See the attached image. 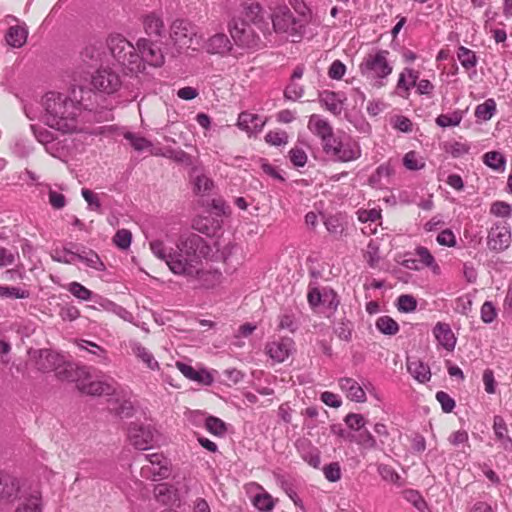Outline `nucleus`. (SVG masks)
I'll return each instance as SVG.
<instances>
[{"mask_svg":"<svg viewBox=\"0 0 512 512\" xmlns=\"http://www.w3.org/2000/svg\"><path fill=\"white\" fill-rule=\"evenodd\" d=\"M146 238H151L149 247L153 255L164 261L172 273L198 278L203 282L212 280L211 286L220 282V272L204 271L202 268L200 250L203 248L204 240L199 235L190 232L182 234L175 249L167 247L164 239L154 234H146Z\"/></svg>","mask_w":512,"mask_h":512,"instance_id":"nucleus-1","label":"nucleus"},{"mask_svg":"<svg viewBox=\"0 0 512 512\" xmlns=\"http://www.w3.org/2000/svg\"><path fill=\"white\" fill-rule=\"evenodd\" d=\"M82 92L80 87H73L64 92H47L41 100L42 121L63 134L77 131L83 111Z\"/></svg>","mask_w":512,"mask_h":512,"instance_id":"nucleus-2","label":"nucleus"},{"mask_svg":"<svg viewBox=\"0 0 512 512\" xmlns=\"http://www.w3.org/2000/svg\"><path fill=\"white\" fill-rule=\"evenodd\" d=\"M299 7L292 11L285 4H279L271 8L269 18L273 31L291 40L299 42L305 34L309 21V10L301 0H297Z\"/></svg>","mask_w":512,"mask_h":512,"instance_id":"nucleus-3","label":"nucleus"},{"mask_svg":"<svg viewBox=\"0 0 512 512\" xmlns=\"http://www.w3.org/2000/svg\"><path fill=\"white\" fill-rule=\"evenodd\" d=\"M107 47L112 58L125 71L137 74L144 70V65L137 52V46L135 47L124 36L120 34L110 35L107 39Z\"/></svg>","mask_w":512,"mask_h":512,"instance_id":"nucleus-4","label":"nucleus"},{"mask_svg":"<svg viewBox=\"0 0 512 512\" xmlns=\"http://www.w3.org/2000/svg\"><path fill=\"white\" fill-rule=\"evenodd\" d=\"M197 27L185 19H176L172 22L169 30V37L177 54L192 48L196 50L200 45V38L197 36Z\"/></svg>","mask_w":512,"mask_h":512,"instance_id":"nucleus-5","label":"nucleus"},{"mask_svg":"<svg viewBox=\"0 0 512 512\" xmlns=\"http://www.w3.org/2000/svg\"><path fill=\"white\" fill-rule=\"evenodd\" d=\"M388 55L389 52L386 50L367 54L359 66L361 74L369 80L377 81L378 86H382V80L392 73Z\"/></svg>","mask_w":512,"mask_h":512,"instance_id":"nucleus-6","label":"nucleus"},{"mask_svg":"<svg viewBox=\"0 0 512 512\" xmlns=\"http://www.w3.org/2000/svg\"><path fill=\"white\" fill-rule=\"evenodd\" d=\"M36 365L43 372L55 371L60 380H72L73 367L66 363L64 357L57 352L42 349L38 352Z\"/></svg>","mask_w":512,"mask_h":512,"instance_id":"nucleus-7","label":"nucleus"},{"mask_svg":"<svg viewBox=\"0 0 512 512\" xmlns=\"http://www.w3.org/2000/svg\"><path fill=\"white\" fill-rule=\"evenodd\" d=\"M323 150L334 161L338 162L354 161L361 156L360 146L353 140L342 141L333 138L332 142L325 143Z\"/></svg>","mask_w":512,"mask_h":512,"instance_id":"nucleus-8","label":"nucleus"},{"mask_svg":"<svg viewBox=\"0 0 512 512\" xmlns=\"http://www.w3.org/2000/svg\"><path fill=\"white\" fill-rule=\"evenodd\" d=\"M144 458L147 464L143 465L140 471L143 478L159 481L169 477L170 461L162 453L145 454Z\"/></svg>","mask_w":512,"mask_h":512,"instance_id":"nucleus-9","label":"nucleus"},{"mask_svg":"<svg viewBox=\"0 0 512 512\" xmlns=\"http://www.w3.org/2000/svg\"><path fill=\"white\" fill-rule=\"evenodd\" d=\"M137 52L140 55L142 64L145 63L153 67H161L165 62L164 54L160 46L147 38H140L137 43Z\"/></svg>","mask_w":512,"mask_h":512,"instance_id":"nucleus-10","label":"nucleus"},{"mask_svg":"<svg viewBox=\"0 0 512 512\" xmlns=\"http://www.w3.org/2000/svg\"><path fill=\"white\" fill-rule=\"evenodd\" d=\"M91 84L100 92L113 94L120 89L122 81L120 76L111 69L100 68L92 76Z\"/></svg>","mask_w":512,"mask_h":512,"instance_id":"nucleus-11","label":"nucleus"},{"mask_svg":"<svg viewBox=\"0 0 512 512\" xmlns=\"http://www.w3.org/2000/svg\"><path fill=\"white\" fill-rule=\"evenodd\" d=\"M128 441L138 450H147L154 439V430L150 425L131 423L128 428Z\"/></svg>","mask_w":512,"mask_h":512,"instance_id":"nucleus-12","label":"nucleus"},{"mask_svg":"<svg viewBox=\"0 0 512 512\" xmlns=\"http://www.w3.org/2000/svg\"><path fill=\"white\" fill-rule=\"evenodd\" d=\"M511 243V231L507 224H496L488 232L487 245L489 249L501 252Z\"/></svg>","mask_w":512,"mask_h":512,"instance_id":"nucleus-13","label":"nucleus"},{"mask_svg":"<svg viewBox=\"0 0 512 512\" xmlns=\"http://www.w3.org/2000/svg\"><path fill=\"white\" fill-rule=\"evenodd\" d=\"M293 350L294 342L291 338H280L268 342L265 346L266 354L276 363L284 362Z\"/></svg>","mask_w":512,"mask_h":512,"instance_id":"nucleus-14","label":"nucleus"},{"mask_svg":"<svg viewBox=\"0 0 512 512\" xmlns=\"http://www.w3.org/2000/svg\"><path fill=\"white\" fill-rule=\"evenodd\" d=\"M308 128L312 133L321 138L322 146L327 142L333 141V128L329 122L323 119L320 115L313 114L310 116Z\"/></svg>","mask_w":512,"mask_h":512,"instance_id":"nucleus-15","label":"nucleus"},{"mask_svg":"<svg viewBox=\"0 0 512 512\" xmlns=\"http://www.w3.org/2000/svg\"><path fill=\"white\" fill-rule=\"evenodd\" d=\"M177 369L189 380L201 385L209 386L213 383V375L206 369L195 370L191 365L183 362H176Z\"/></svg>","mask_w":512,"mask_h":512,"instance_id":"nucleus-16","label":"nucleus"},{"mask_svg":"<svg viewBox=\"0 0 512 512\" xmlns=\"http://www.w3.org/2000/svg\"><path fill=\"white\" fill-rule=\"evenodd\" d=\"M340 389L346 394L347 398L357 403L366 401L364 388L353 378H341L339 380Z\"/></svg>","mask_w":512,"mask_h":512,"instance_id":"nucleus-17","label":"nucleus"},{"mask_svg":"<svg viewBox=\"0 0 512 512\" xmlns=\"http://www.w3.org/2000/svg\"><path fill=\"white\" fill-rule=\"evenodd\" d=\"M204 49L209 54L225 55L232 49V43L224 33H216L205 43Z\"/></svg>","mask_w":512,"mask_h":512,"instance_id":"nucleus-18","label":"nucleus"},{"mask_svg":"<svg viewBox=\"0 0 512 512\" xmlns=\"http://www.w3.org/2000/svg\"><path fill=\"white\" fill-rule=\"evenodd\" d=\"M433 334L439 345L448 351L454 350L456 337L449 324L438 322L433 329Z\"/></svg>","mask_w":512,"mask_h":512,"instance_id":"nucleus-19","label":"nucleus"},{"mask_svg":"<svg viewBox=\"0 0 512 512\" xmlns=\"http://www.w3.org/2000/svg\"><path fill=\"white\" fill-rule=\"evenodd\" d=\"M42 509V494L35 489L21 498L15 512H42Z\"/></svg>","mask_w":512,"mask_h":512,"instance_id":"nucleus-20","label":"nucleus"},{"mask_svg":"<svg viewBox=\"0 0 512 512\" xmlns=\"http://www.w3.org/2000/svg\"><path fill=\"white\" fill-rule=\"evenodd\" d=\"M265 121L257 114L242 112L239 114L237 126L248 134H255L262 130Z\"/></svg>","mask_w":512,"mask_h":512,"instance_id":"nucleus-21","label":"nucleus"},{"mask_svg":"<svg viewBox=\"0 0 512 512\" xmlns=\"http://www.w3.org/2000/svg\"><path fill=\"white\" fill-rule=\"evenodd\" d=\"M407 370L409 374L419 383H426L431 379L430 367L419 359H408Z\"/></svg>","mask_w":512,"mask_h":512,"instance_id":"nucleus-22","label":"nucleus"},{"mask_svg":"<svg viewBox=\"0 0 512 512\" xmlns=\"http://www.w3.org/2000/svg\"><path fill=\"white\" fill-rule=\"evenodd\" d=\"M78 389L91 396L110 395L114 392L111 384L102 381L80 382L77 384Z\"/></svg>","mask_w":512,"mask_h":512,"instance_id":"nucleus-23","label":"nucleus"},{"mask_svg":"<svg viewBox=\"0 0 512 512\" xmlns=\"http://www.w3.org/2000/svg\"><path fill=\"white\" fill-rule=\"evenodd\" d=\"M28 30L25 24L11 26L5 35L6 42L13 48H21L27 41Z\"/></svg>","mask_w":512,"mask_h":512,"instance_id":"nucleus-24","label":"nucleus"},{"mask_svg":"<svg viewBox=\"0 0 512 512\" xmlns=\"http://www.w3.org/2000/svg\"><path fill=\"white\" fill-rule=\"evenodd\" d=\"M19 480L10 475L0 477V500L10 501L19 492Z\"/></svg>","mask_w":512,"mask_h":512,"instance_id":"nucleus-25","label":"nucleus"},{"mask_svg":"<svg viewBox=\"0 0 512 512\" xmlns=\"http://www.w3.org/2000/svg\"><path fill=\"white\" fill-rule=\"evenodd\" d=\"M194 192L197 194H208L213 188V181L205 175L201 169L195 167L191 173Z\"/></svg>","mask_w":512,"mask_h":512,"instance_id":"nucleus-26","label":"nucleus"},{"mask_svg":"<svg viewBox=\"0 0 512 512\" xmlns=\"http://www.w3.org/2000/svg\"><path fill=\"white\" fill-rule=\"evenodd\" d=\"M32 130L34 133V136L36 137L37 141L45 146L46 151L56 157L58 152L57 144L54 143L55 137L54 134L43 127H35L32 126Z\"/></svg>","mask_w":512,"mask_h":512,"instance_id":"nucleus-27","label":"nucleus"},{"mask_svg":"<svg viewBox=\"0 0 512 512\" xmlns=\"http://www.w3.org/2000/svg\"><path fill=\"white\" fill-rule=\"evenodd\" d=\"M493 431L497 441L500 442L501 446L505 449L512 448V439L508 435V428L505 420L501 416H495L493 419Z\"/></svg>","mask_w":512,"mask_h":512,"instance_id":"nucleus-28","label":"nucleus"},{"mask_svg":"<svg viewBox=\"0 0 512 512\" xmlns=\"http://www.w3.org/2000/svg\"><path fill=\"white\" fill-rule=\"evenodd\" d=\"M153 494L155 499L163 504H169L178 500L177 490L168 483L155 485Z\"/></svg>","mask_w":512,"mask_h":512,"instance_id":"nucleus-29","label":"nucleus"},{"mask_svg":"<svg viewBox=\"0 0 512 512\" xmlns=\"http://www.w3.org/2000/svg\"><path fill=\"white\" fill-rule=\"evenodd\" d=\"M418 77H419L418 72L411 68H405L403 70V72L399 76L398 83H397V89L399 91L404 92V93H401V95L403 97L408 96L410 89L412 87L416 86Z\"/></svg>","mask_w":512,"mask_h":512,"instance_id":"nucleus-30","label":"nucleus"},{"mask_svg":"<svg viewBox=\"0 0 512 512\" xmlns=\"http://www.w3.org/2000/svg\"><path fill=\"white\" fill-rule=\"evenodd\" d=\"M143 25L146 34L150 37H162L164 35V22L159 16L155 14L147 15L144 18Z\"/></svg>","mask_w":512,"mask_h":512,"instance_id":"nucleus-31","label":"nucleus"},{"mask_svg":"<svg viewBox=\"0 0 512 512\" xmlns=\"http://www.w3.org/2000/svg\"><path fill=\"white\" fill-rule=\"evenodd\" d=\"M129 345L133 354L137 358L142 360L147 365V367H149L152 370H156L159 368V364L155 360L154 356L149 352L148 349L142 346L139 342L130 341Z\"/></svg>","mask_w":512,"mask_h":512,"instance_id":"nucleus-32","label":"nucleus"},{"mask_svg":"<svg viewBox=\"0 0 512 512\" xmlns=\"http://www.w3.org/2000/svg\"><path fill=\"white\" fill-rule=\"evenodd\" d=\"M415 255L417 256L418 262L421 264L422 268L427 267L430 268L435 275L440 274L439 265L436 263L434 256L426 247H417L415 249Z\"/></svg>","mask_w":512,"mask_h":512,"instance_id":"nucleus-33","label":"nucleus"},{"mask_svg":"<svg viewBox=\"0 0 512 512\" xmlns=\"http://www.w3.org/2000/svg\"><path fill=\"white\" fill-rule=\"evenodd\" d=\"M321 105L334 115H339L343 109L342 101L334 92L325 91L320 95Z\"/></svg>","mask_w":512,"mask_h":512,"instance_id":"nucleus-34","label":"nucleus"},{"mask_svg":"<svg viewBox=\"0 0 512 512\" xmlns=\"http://www.w3.org/2000/svg\"><path fill=\"white\" fill-rule=\"evenodd\" d=\"M76 344L79 349L86 350L89 353L97 356L99 358L100 363L108 364L110 362L107 356V351L98 344L88 340H78L76 341Z\"/></svg>","mask_w":512,"mask_h":512,"instance_id":"nucleus-35","label":"nucleus"},{"mask_svg":"<svg viewBox=\"0 0 512 512\" xmlns=\"http://www.w3.org/2000/svg\"><path fill=\"white\" fill-rule=\"evenodd\" d=\"M352 439L364 449H377L380 446L375 437L367 429L359 431Z\"/></svg>","mask_w":512,"mask_h":512,"instance_id":"nucleus-36","label":"nucleus"},{"mask_svg":"<svg viewBox=\"0 0 512 512\" xmlns=\"http://www.w3.org/2000/svg\"><path fill=\"white\" fill-rule=\"evenodd\" d=\"M483 162L494 170H504L505 168V157L502 153L497 151H490L483 155Z\"/></svg>","mask_w":512,"mask_h":512,"instance_id":"nucleus-37","label":"nucleus"},{"mask_svg":"<svg viewBox=\"0 0 512 512\" xmlns=\"http://www.w3.org/2000/svg\"><path fill=\"white\" fill-rule=\"evenodd\" d=\"M376 328L385 335H395L399 331L398 323L389 316H381L376 321Z\"/></svg>","mask_w":512,"mask_h":512,"instance_id":"nucleus-38","label":"nucleus"},{"mask_svg":"<svg viewBox=\"0 0 512 512\" xmlns=\"http://www.w3.org/2000/svg\"><path fill=\"white\" fill-rule=\"evenodd\" d=\"M247 17L259 28H268V23L264 19V10L260 4H251L247 9Z\"/></svg>","mask_w":512,"mask_h":512,"instance_id":"nucleus-39","label":"nucleus"},{"mask_svg":"<svg viewBox=\"0 0 512 512\" xmlns=\"http://www.w3.org/2000/svg\"><path fill=\"white\" fill-rule=\"evenodd\" d=\"M78 260L83 262L86 266L95 269L97 271H104L105 265L101 261L100 257L93 251L78 253Z\"/></svg>","mask_w":512,"mask_h":512,"instance_id":"nucleus-40","label":"nucleus"},{"mask_svg":"<svg viewBox=\"0 0 512 512\" xmlns=\"http://www.w3.org/2000/svg\"><path fill=\"white\" fill-rule=\"evenodd\" d=\"M496 112V103L493 99H488L479 104L475 110V116L483 121L490 120Z\"/></svg>","mask_w":512,"mask_h":512,"instance_id":"nucleus-41","label":"nucleus"},{"mask_svg":"<svg viewBox=\"0 0 512 512\" xmlns=\"http://www.w3.org/2000/svg\"><path fill=\"white\" fill-rule=\"evenodd\" d=\"M457 57L465 69L474 68L477 64L476 54L464 46L458 48Z\"/></svg>","mask_w":512,"mask_h":512,"instance_id":"nucleus-42","label":"nucleus"},{"mask_svg":"<svg viewBox=\"0 0 512 512\" xmlns=\"http://www.w3.org/2000/svg\"><path fill=\"white\" fill-rule=\"evenodd\" d=\"M67 290L81 301H88L93 298V292L76 281L69 283Z\"/></svg>","mask_w":512,"mask_h":512,"instance_id":"nucleus-43","label":"nucleus"},{"mask_svg":"<svg viewBox=\"0 0 512 512\" xmlns=\"http://www.w3.org/2000/svg\"><path fill=\"white\" fill-rule=\"evenodd\" d=\"M378 473L384 481L401 486L402 481L400 475L393 467L387 464H380L378 466Z\"/></svg>","mask_w":512,"mask_h":512,"instance_id":"nucleus-44","label":"nucleus"},{"mask_svg":"<svg viewBox=\"0 0 512 512\" xmlns=\"http://www.w3.org/2000/svg\"><path fill=\"white\" fill-rule=\"evenodd\" d=\"M124 138L129 141L130 145L138 152L152 148V143L144 137L132 132H126Z\"/></svg>","mask_w":512,"mask_h":512,"instance_id":"nucleus-45","label":"nucleus"},{"mask_svg":"<svg viewBox=\"0 0 512 512\" xmlns=\"http://www.w3.org/2000/svg\"><path fill=\"white\" fill-rule=\"evenodd\" d=\"M30 295L28 290L15 286L0 285V297L9 299H26Z\"/></svg>","mask_w":512,"mask_h":512,"instance_id":"nucleus-46","label":"nucleus"},{"mask_svg":"<svg viewBox=\"0 0 512 512\" xmlns=\"http://www.w3.org/2000/svg\"><path fill=\"white\" fill-rule=\"evenodd\" d=\"M163 157L172 159L173 161L184 165L192 164L191 156L182 149L166 148Z\"/></svg>","mask_w":512,"mask_h":512,"instance_id":"nucleus-47","label":"nucleus"},{"mask_svg":"<svg viewBox=\"0 0 512 512\" xmlns=\"http://www.w3.org/2000/svg\"><path fill=\"white\" fill-rule=\"evenodd\" d=\"M206 429L213 435L223 436L226 433V424L219 418L209 416L205 421Z\"/></svg>","mask_w":512,"mask_h":512,"instance_id":"nucleus-48","label":"nucleus"},{"mask_svg":"<svg viewBox=\"0 0 512 512\" xmlns=\"http://www.w3.org/2000/svg\"><path fill=\"white\" fill-rule=\"evenodd\" d=\"M346 425L354 431H361L367 424V420L361 414L349 413L344 419Z\"/></svg>","mask_w":512,"mask_h":512,"instance_id":"nucleus-49","label":"nucleus"},{"mask_svg":"<svg viewBox=\"0 0 512 512\" xmlns=\"http://www.w3.org/2000/svg\"><path fill=\"white\" fill-rule=\"evenodd\" d=\"M352 327L353 325L350 321L341 319L335 324L334 332L341 340L349 341L351 339Z\"/></svg>","mask_w":512,"mask_h":512,"instance_id":"nucleus-50","label":"nucleus"},{"mask_svg":"<svg viewBox=\"0 0 512 512\" xmlns=\"http://www.w3.org/2000/svg\"><path fill=\"white\" fill-rule=\"evenodd\" d=\"M405 499L412 503L420 512H428V506L422 496L415 490L404 492Z\"/></svg>","mask_w":512,"mask_h":512,"instance_id":"nucleus-51","label":"nucleus"},{"mask_svg":"<svg viewBox=\"0 0 512 512\" xmlns=\"http://www.w3.org/2000/svg\"><path fill=\"white\" fill-rule=\"evenodd\" d=\"M404 166L409 170H420L425 166L422 158L414 151L408 152L403 159Z\"/></svg>","mask_w":512,"mask_h":512,"instance_id":"nucleus-52","label":"nucleus"},{"mask_svg":"<svg viewBox=\"0 0 512 512\" xmlns=\"http://www.w3.org/2000/svg\"><path fill=\"white\" fill-rule=\"evenodd\" d=\"M417 301L411 295H401L397 300V308L400 312L409 313L416 309Z\"/></svg>","mask_w":512,"mask_h":512,"instance_id":"nucleus-53","label":"nucleus"},{"mask_svg":"<svg viewBox=\"0 0 512 512\" xmlns=\"http://www.w3.org/2000/svg\"><path fill=\"white\" fill-rule=\"evenodd\" d=\"M364 257L370 267L374 268L377 266L380 260L379 247L374 241L368 243Z\"/></svg>","mask_w":512,"mask_h":512,"instance_id":"nucleus-54","label":"nucleus"},{"mask_svg":"<svg viewBox=\"0 0 512 512\" xmlns=\"http://www.w3.org/2000/svg\"><path fill=\"white\" fill-rule=\"evenodd\" d=\"M462 120V116L458 112L452 114H441L436 118V123L440 127L457 126Z\"/></svg>","mask_w":512,"mask_h":512,"instance_id":"nucleus-55","label":"nucleus"},{"mask_svg":"<svg viewBox=\"0 0 512 512\" xmlns=\"http://www.w3.org/2000/svg\"><path fill=\"white\" fill-rule=\"evenodd\" d=\"M132 234L127 229H121L113 237L114 244L120 249H127L131 244Z\"/></svg>","mask_w":512,"mask_h":512,"instance_id":"nucleus-56","label":"nucleus"},{"mask_svg":"<svg viewBox=\"0 0 512 512\" xmlns=\"http://www.w3.org/2000/svg\"><path fill=\"white\" fill-rule=\"evenodd\" d=\"M325 478L330 482H337L341 478V467L338 462H333L323 468Z\"/></svg>","mask_w":512,"mask_h":512,"instance_id":"nucleus-57","label":"nucleus"},{"mask_svg":"<svg viewBox=\"0 0 512 512\" xmlns=\"http://www.w3.org/2000/svg\"><path fill=\"white\" fill-rule=\"evenodd\" d=\"M284 94L287 99L296 101L303 96L304 88L300 84L291 80L290 84L286 87Z\"/></svg>","mask_w":512,"mask_h":512,"instance_id":"nucleus-58","label":"nucleus"},{"mask_svg":"<svg viewBox=\"0 0 512 512\" xmlns=\"http://www.w3.org/2000/svg\"><path fill=\"white\" fill-rule=\"evenodd\" d=\"M59 316L63 321H74L80 317V310L74 305L61 307Z\"/></svg>","mask_w":512,"mask_h":512,"instance_id":"nucleus-59","label":"nucleus"},{"mask_svg":"<svg viewBox=\"0 0 512 512\" xmlns=\"http://www.w3.org/2000/svg\"><path fill=\"white\" fill-rule=\"evenodd\" d=\"M266 142L274 146H281L287 143L288 136L286 132L270 131L265 136Z\"/></svg>","mask_w":512,"mask_h":512,"instance_id":"nucleus-60","label":"nucleus"},{"mask_svg":"<svg viewBox=\"0 0 512 512\" xmlns=\"http://www.w3.org/2000/svg\"><path fill=\"white\" fill-rule=\"evenodd\" d=\"M346 72V66L340 61L335 60L332 62L328 69V76L334 80H340Z\"/></svg>","mask_w":512,"mask_h":512,"instance_id":"nucleus-61","label":"nucleus"},{"mask_svg":"<svg viewBox=\"0 0 512 512\" xmlns=\"http://www.w3.org/2000/svg\"><path fill=\"white\" fill-rule=\"evenodd\" d=\"M436 399L441 404L442 410L446 413H450L455 407V401L444 391H438Z\"/></svg>","mask_w":512,"mask_h":512,"instance_id":"nucleus-62","label":"nucleus"},{"mask_svg":"<svg viewBox=\"0 0 512 512\" xmlns=\"http://www.w3.org/2000/svg\"><path fill=\"white\" fill-rule=\"evenodd\" d=\"M81 194L85 201L88 204L89 209L91 210H99L101 207L100 200L98 198V195L95 194L93 191L83 188L81 190Z\"/></svg>","mask_w":512,"mask_h":512,"instance_id":"nucleus-63","label":"nucleus"},{"mask_svg":"<svg viewBox=\"0 0 512 512\" xmlns=\"http://www.w3.org/2000/svg\"><path fill=\"white\" fill-rule=\"evenodd\" d=\"M291 162L297 167H303L307 162V155L300 148H293L289 152Z\"/></svg>","mask_w":512,"mask_h":512,"instance_id":"nucleus-64","label":"nucleus"}]
</instances>
